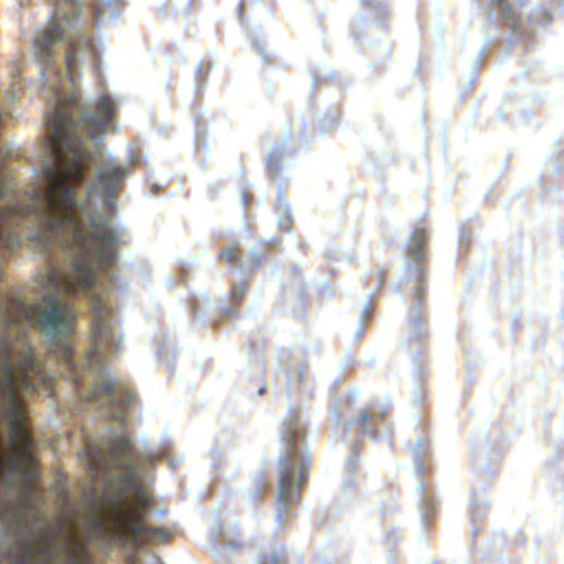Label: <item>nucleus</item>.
Here are the masks:
<instances>
[{"label":"nucleus","instance_id":"a211bd4d","mask_svg":"<svg viewBox=\"0 0 564 564\" xmlns=\"http://www.w3.org/2000/svg\"><path fill=\"white\" fill-rule=\"evenodd\" d=\"M225 315L227 316H231L235 314V308L234 307H227L226 311L224 312Z\"/></svg>","mask_w":564,"mask_h":564},{"label":"nucleus","instance_id":"b1692460","mask_svg":"<svg viewBox=\"0 0 564 564\" xmlns=\"http://www.w3.org/2000/svg\"><path fill=\"white\" fill-rule=\"evenodd\" d=\"M1 352H8V351H7V349H6V348H1V349H0V354H1Z\"/></svg>","mask_w":564,"mask_h":564},{"label":"nucleus","instance_id":"5701e85b","mask_svg":"<svg viewBox=\"0 0 564 564\" xmlns=\"http://www.w3.org/2000/svg\"><path fill=\"white\" fill-rule=\"evenodd\" d=\"M11 76L14 78L15 77V68L11 70Z\"/></svg>","mask_w":564,"mask_h":564},{"label":"nucleus","instance_id":"ddd939ff","mask_svg":"<svg viewBox=\"0 0 564 564\" xmlns=\"http://www.w3.org/2000/svg\"><path fill=\"white\" fill-rule=\"evenodd\" d=\"M245 292H246L245 282L236 283L232 288L231 300L232 301L239 300L240 297L243 296Z\"/></svg>","mask_w":564,"mask_h":564},{"label":"nucleus","instance_id":"20e7f679","mask_svg":"<svg viewBox=\"0 0 564 564\" xmlns=\"http://www.w3.org/2000/svg\"><path fill=\"white\" fill-rule=\"evenodd\" d=\"M492 7L501 13L503 19L511 21L513 33L527 32L522 21V15L527 13L524 0H492Z\"/></svg>","mask_w":564,"mask_h":564},{"label":"nucleus","instance_id":"423d86ee","mask_svg":"<svg viewBox=\"0 0 564 564\" xmlns=\"http://www.w3.org/2000/svg\"><path fill=\"white\" fill-rule=\"evenodd\" d=\"M123 10L122 0H98L94 7V17L97 24L115 20Z\"/></svg>","mask_w":564,"mask_h":564},{"label":"nucleus","instance_id":"aec40b11","mask_svg":"<svg viewBox=\"0 0 564 564\" xmlns=\"http://www.w3.org/2000/svg\"><path fill=\"white\" fill-rule=\"evenodd\" d=\"M99 67H100V62L98 61V62H96V64H95V68L97 69V72H99Z\"/></svg>","mask_w":564,"mask_h":564},{"label":"nucleus","instance_id":"f8f14e48","mask_svg":"<svg viewBox=\"0 0 564 564\" xmlns=\"http://www.w3.org/2000/svg\"><path fill=\"white\" fill-rule=\"evenodd\" d=\"M254 482L257 486V495L261 496L265 491L267 488V479L262 473H257L254 477Z\"/></svg>","mask_w":564,"mask_h":564},{"label":"nucleus","instance_id":"9d476101","mask_svg":"<svg viewBox=\"0 0 564 564\" xmlns=\"http://www.w3.org/2000/svg\"><path fill=\"white\" fill-rule=\"evenodd\" d=\"M410 330L413 333L414 336L422 338V335L424 333V318L419 313H415L410 322Z\"/></svg>","mask_w":564,"mask_h":564},{"label":"nucleus","instance_id":"2eb2a0df","mask_svg":"<svg viewBox=\"0 0 564 564\" xmlns=\"http://www.w3.org/2000/svg\"><path fill=\"white\" fill-rule=\"evenodd\" d=\"M368 314V310H365L362 312V317H361V321L359 322V324L357 325L356 327V337L359 338L364 332H365V328H366V322L364 321L365 319V316Z\"/></svg>","mask_w":564,"mask_h":564},{"label":"nucleus","instance_id":"6e6552de","mask_svg":"<svg viewBox=\"0 0 564 564\" xmlns=\"http://www.w3.org/2000/svg\"><path fill=\"white\" fill-rule=\"evenodd\" d=\"M352 425H358L362 433L367 436H373L375 431L369 425V413L367 411H362L360 416L357 420H351L345 425V430H349Z\"/></svg>","mask_w":564,"mask_h":564},{"label":"nucleus","instance_id":"6ab92c4d","mask_svg":"<svg viewBox=\"0 0 564 564\" xmlns=\"http://www.w3.org/2000/svg\"><path fill=\"white\" fill-rule=\"evenodd\" d=\"M530 24H531V28H539L540 26V24L535 23L533 20L530 21Z\"/></svg>","mask_w":564,"mask_h":564},{"label":"nucleus","instance_id":"dca6fc26","mask_svg":"<svg viewBox=\"0 0 564 564\" xmlns=\"http://www.w3.org/2000/svg\"><path fill=\"white\" fill-rule=\"evenodd\" d=\"M434 510V506L430 501H424L421 506V512L424 518L429 517V514Z\"/></svg>","mask_w":564,"mask_h":564},{"label":"nucleus","instance_id":"4be33fe9","mask_svg":"<svg viewBox=\"0 0 564 564\" xmlns=\"http://www.w3.org/2000/svg\"><path fill=\"white\" fill-rule=\"evenodd\" d=\"M464 239H465V234L463 232V234L460 235V242H463V241H464ZM466 239L468 240V239H469V237H466Z\"/></svg>","mask_w":564,"mask_h":564},{"label":"nucleus","instance_id":"4468645a","mask_svg":"<svg viewBox=\"0 0 564 564\" xmlns=\"http://www.w3.org/2000/svg\"><path fill=\"white\" fill-rule=\"evenodd\" d=\"M424 452V445L421 441H417L415 446H414V449H413V455H414V460H415V464H416V469L419 471H421V466L419 465V456Z\"/></svg>","mask_w":564,"mask_h":564},{"label":"nucleus","instance_id":"412c9836","mask_svg":"<svg viewBox=\"0 0 564 564\" xmlns=\"http://www.w3.org/2000/svg\"><path fill=\"white\" fill-rule=\"evenodd\" d=\"M196 70H197V74H198V75H200V73H202V66H200V65H197Z\"/></svg>","mask_w":564,"mask_h":564},{"label":"nucleus","instance_id":"1a4fd4ad","mask_svg":"<svg viewBox=\"0 0 564 564\" xmlns=\"http://www.w3.org/2000/svg\"><path fill=\"white\" fill-rule=\"evenodd\" d=\"M284 152V148L282 145H276L272 148L268 155V167L271 171H274L280 167L279 165V159Z\"/></svg>","mask_w":564,"mask_h":564},{"label":"nucleus","instance_id":"f03ea898","mask_svg":"<svg viewBox=\"0 0 564 564\" xmlns=\"http://www.w3.org/2000/svg\"><path fill=\"white\" fill-rule=\"evenodd\" d=\"M282 440L285 454L280 459V481L276 495V518L280 519L291 512L290 505L300 496L301 487L310 467V457L302 449L305 444L303 426L295 413H290L283 425Z\"/></svg>","mask_w":564,"mask_h":564},{"label":"nucleus","instance_id":"f257e3e1","mask_svg":"<svg viewBox=\"0 0 564 564\" xmlns=\"http://www.w3.org/2000/svg\"><path fill=\"white\" fill-rule=\"evenodd\" d=\"M51 20L36 33L34 53L41 69H73L74 63L91 48L88 36L80 33V0H47Z\"/></svg>","mask_w":564,"mask_h":564},{"label":"nucleus","instance_id":"0eeeda50","mask_svg":"<svg viewBox=\"0 0 564 564\" xmlns=\"http://www.w3.org/2000/svg\"><path fill=\"white\" fill-rule=\"evenodd\" d=\"M278 224L284 231H291V212L289 203L283 197H279L276 202Z\"/></svg>","mask_w":564,"mask_h":564},{"label":"nucleus","instance_id":"9b49d317","mask_svg":"<svg viewBox=\"0 0 564 564\" xmlns=\"http://www.w3.org/2000/svg\"><path fill=\"white\" fill-rule=\"evenodd\" d=\"M284 562L283 552H274L270 557L262 556L259 564H282Z\"/></svg>","mask_w":564,"mask_h":564},{"label":"nucleus","instance_id":"39448f33","mask_svg":"<svg viewBox=\"0 0 564 564\" xmlns=\"http://www.w3.org/2000/svg\"><path fill=\"white\" fill-rule=\"evenodd\" d=\"M225 258L231 265H238L243 274H250L261 264V257L257 251H251L249 256L241 259L237 256L236 248L229 247L223 251Z\"/></svg>","mask_w":564,"mask_h":564},{"label":"nucleus","instance_id":"7ed1b4c3","mask_svg":"<svg viewBox=\"0 0 564 564\" xmlns=\"http://www.w3.org/2000/svg\"><path fill=\"white\" fill-rule=\"evenodd\" d=\"M408 256L411 259V262L406 261L404 263V268L406 271H409V278H412L415 281L414 307L419 310V302L425 290L422 278L424 272L423 261L425 258L424 239L422 232L415 231L411 237V241L408 247Z\"/></svg>","mask_w":564,"mask_h":564},{"label":"nucleus","instance_id":"393cba45","mask_svg":"<svg viewBox=\"0 0 564 564\" xmlns=\"http://www.w3.org/2000/svg\"><path fill=\"white\" fill-rule=\"evenodd\" d=\"M335 422L338 423V416L337 414L335 415Z\"/></svg>","mask_w":564,"mask_h":564},{"label":"nucleus","instance_id":"f3484780","mask_svg":"<svg viewBox=\"0 0 564 564\" xmlns=\"http://www.w3.org/2000/svg\"><path fill=\"white\" fill-rule=\"evenodd\" d=\"M536 17L538 18H543L545 23H544V26L547 25V21L551 19V14L549 11H545V10H538L536 11Z\"/></svg>","mask_w":564,"mask_h":564}]
</instances>
